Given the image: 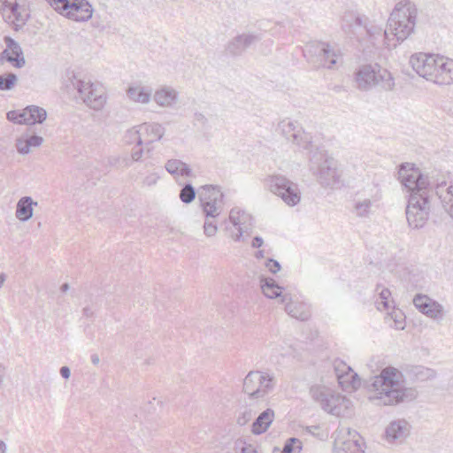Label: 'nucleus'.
<instances>
[{"label": "nucleus", "mask_w": 453, "mask_h": 453, "mask_svg": "<svg viewBox=\"0 0 453 453\" xmlns=\"http://www.w3.org/2000/svg\"><path fill=\"white\" fill-rule=\"evenodd\" d=\"M398 179L409 193L405 213L409 226L418 229L429 219L432 203L435 197L436 187L419 169L410 164H403L398 171Z\"/></svg>", "instance_id": "1"}, {"label": "nucleus", "mask_w": 453, "mask_h": 453, "mask_svg": "<svg viewBox=\"0 0 453 453\" xmlns=\"http://www.w3.org/2000/svg\"><path fill=\"white\" fill-rule=\"evenodd\" d=\"M402 379L403 374L398 369L393 366L383 368L380 374L366 381L369 402L376 406H395L415 400L417 390L406 387Z\"/></svg>", "instance_id": "2"}, {"label": "nucleus", "mask_w": 453, "mask_h": 453, "mask_svg": "<svg viewBox=\"0 0 453 453\" xmlns=\"http://www.w3.org/2000/svg\"><path fill=\"white\" fill-rule=\"evenodd\" d=\"M413 70L438 85L453 84V59L438 54L416 53L410 58Z\"/></svg>", "instance_id": "3"}, {"label": "nucleus", "mask_w": 453, "mask_h": 453, "mask_svg": "<svg viewBox=\"0 0 453 453\" xmlns=\"http://www.w3.org/2000/svg\"><path fill=\"white\" fill-rule=\"evenodd\" d=\"M417 15L418 10L413 3H397L388 19L387 28L380 34L384 36L386 43L390 46V36L397 42L407 39L414 32Z\"/></svg>", "instance_id": "4"}, {"label": "nucleus", "mask_w": 453, "mask_h": 453, "mask_svg": "<svg viewBox=\"0 0 453 453\" xmlns=\"http://www.w3.org/2000/svg\"><path fill=\"white\" fill-rule=\"evenodd\" d=\"M309 169L324 188H334L340 183L337 161L328 153L318 147L309 150Z\"/></svg>", "instance_id": "5"}, {"label": "nucleus", "mask_w": 453, "mask_h": 453, "mask_svg": "<svg viewBox=\"0 0 453 453\" xmlns=\"http://www.w3.org/2000/svg\"><path fill=\"white\" fill-rule=\"evenodd\" d=\"M355 81L357 88L361 91H369L373 88L390 91L395 87L391 73L378 64L360 66L356 73Z\"/></svg>", "instance_id": "6"}, {"label": "nucleus", "mask_w": 453, "mask_h": 453, "mask_svg": "<svg viewBox=\"0 0 453 453\" xmlns=\"http://www.w3.org/2000/svg\"><path fill=\"white\" fill-rule=\"evenodd\" d=\"M66 77L69 83H65V87L72 86L76 89L86 105L96 111L104 107L106 97L101 85L92 83L90 81L78 79L73 71H67Z\"/></svg>", "instance_id": "7"}, {"label": "nucleus", "mask_w": 453, "mask_h": 453, "mask_svg": "<svg viewBox=\"0 0 453 453\" xmlns=\"http://www.w3.org/2000/svg\"><path fill=\"white\" fill-rule=\"evenodd\" d=\"M304 57L316 68L332 69L342 54L339 48L325 42H313L305 46Z\"/></svg>", "instance_id": "8"}, {"label": "nucleus", "mask_w": 453, "mask_h": 453, "mask_svg": "<svg viewBox=\"0 0 453 453\" xmlns=\"http://www.w3.org/2000/svg\"><path fill=\"white\" fill-rule=\"evenodd\" d=\"M310 392L325 411L334 416L342 415L350 403L345 396L326 387L314 386Z\"/></svg>", "instance_id": "9"}, {"label": "nucleus", "mask_w": 453, "mask_h": 453, "mask_svg": "<svg viewBox=\"0 0 453 453\" xmlns=\"http://www.w3.org/2000/svg\"><path fill=\"white\" fill-rule=\"evenodd\" d=\"M62 16L77 22L92 18L93 8L87 0H46Z\"/></svg>", "instance_id": "10"}, {"label": "nucleus", "mask_w": 453, "mask_h": 453, "mask_svg": "<svg viewBox=\"0 0 453 453\" xmlns=\"http://www.w3.org/2000/svg\"><path fill=\"white\" fill-rule=\"evenodd\" d=\"M382 193L378 183H366L353 197V213L359 218H368L372 206L381 199Z\"/></svg>", "instance_id": "11"}, {"label": "nucleus", "mask_w": 453, "mask_h": 453, "mask_svg": "<svg viewBox=\"0 0 453 453\" xmlns=\"http://www.w3.org/2000/svg\"><path fill=\"white\" fill-rule=\"evenodd\" d=\"M274 386V377L260 371H250L243 380V391L250 399L264 398Z\"/></svg>", "instance_id": "12"}, {"label": "nucleus", "mask_w": 453, "mask_h": 453, "mask_svg": "<svg viewBox=\"0 0 453 453\" xmlns=\"http://www.w3.org/2000/svg\"><path fill=\"white\" fill-rule=\"evenodd\" d=\"M368 19L357 13L345 12L342 19V28L349 36L356 37L360 41L364 35L373 38L375 35H380L381 28L374 26H368Z\"/></svg>", "instance_id": "13"}, {"label": "nucleus", "mask_w": 453, "mask_h": 453, "mask_svg": "<svg viewBox=\"0 0 453 453\" xmlns=\"http://www.w3.org/2000/svg\"><path fill=\"white\" fill-rule=\"evenodd\" d=\"M271 192L280 196L289 206L296 205L301 200L298 185L283 175H273L268 179Z\"/></svg>", "instance_id": "14"}, {"label": "nucleus", "mask_w": 453, "mask_h": 453, "mask_svg": "<svg viewBox=\"0 0 453 453\" xmlns=\"http://www.w3.org/2000/svg\"><path fill=\"white\" fill-rule=\"evenodd\" d=\"M223 197V193L217 187L205 185L201 188L198 198L206 219H215L221 213L224 206Z\"/></svg>", "instance_id": "15"}, {"label": "nucleus", "mask_w": 453, "mask_h": 453, "mask_svg": "<svg viewBox=\"0 0 453 453\" xmlns=\"http://www.w3.org/2000/svg\"><path fill=\"white\" fill-rule=\"evenodd\" d=\"M280 134L294 144L303 150H309L314 148L310 134L305 133L296 121L283 119L278 124Z\"/></svg>", "instance_id": "16"}, {"label": "nucleus", "mask_w": 453, "mask_h": 453, "mask_svg": "<svg viewBox=\"0 0 453 453\" xmlns=\"http://www.w3.org/2000/svg\"><path fill=\"white\" fill-rule=\"evenodd\" d=\"M165 127L158 123H143L137 127V131H132L131 135L135 136L136 144H150L159 141L165 134Z\"/></svg>", "instance_id": "17"}, {"label": "nucleus", "mask_w": 453, "mask_h": 453, "mask_svg": "<svg viewBox=\"0 0 453 453\" xmlns=\"http://www.w3.org/2000/svg\"><path fill=\"white\" fill-rule=\"evenodd\" d=\"M413 304L420 312L431 319H441L443 315L442 305L426 295H416L413 298Z\"/></svg>", "instance_id": "18"}, {"label": "nucleus", "mask_w": 453, "mask_h": 453, "mask_svg": "<svg viewBox=\"0 0 453 453\" xmlns=\"http://www.w3.org/2000/svg\"><path fill=\"white\" fill-rule=\"evenodd\" d=\"M6 49L0 54V61L4 60L12 64L17 68H21L25 65V58L19 44L12 37L4 38Z\"/></svg>", "instance_id": "19"}, {"label": "nucleus", "mask_w": 453, "mask_h": 453, "mask_svg": "<svg viewBox=\"0 0 453 453\" xmlns=\"http://www.w3.org/2000/svg\"><path fill=\"white\" fill-rule=\"evenodd\" d=\"M281 303H285V311L291 317L301 321L308 320L311 317V311L308 304L294 302L289 294H284L280 299Z\"/></svg>", "instance_id": "20"}, {"label": "nucleus", "mask_w": 453, "mask_h": 453, "mask_svg": "<svg viewBox=\"0 0 453 453\" xmlns=\"http://www.w3.org/2000/svg\"><path fill=\"white\" fill-rule=\"evenodd\" d=\"M229 220L238 230L234 237V241H240L242 234L247 233L252 226V217L238 208H233L230 211Z\"/></svg>", "instance_id": "21"}, {"label": "nucleus", "mask_w": 453, "mask_h": 453, "mask_svg": "<svg viewBox=\"0 0 453 453\" xmlns=\"http://www.w3.org/2000/svg\"><path fill=\"white\" fill-rule=\"evenodd\" d=\"M259 40V36L255 34L239 35L227 43L226 50L232 56H240L248 47Z\"/></svg>", "instance_id": "22"}, {"label": "nucleus", "mask_w": 453, "mask_h": 453, "mask_svg": "<svg viewBox=\"0 0 453 453\" xmlns=\"http://www.w3.org/2000/svg\"><path fill=\"white\" fill-rule=\"evenodd\" d=\"M349 439L343 440L342 438H336L334 441L335 449L342 453H365L363 449V442L357 432L348 433Z\"/></svg>", "instance_id": "23"}, {"label": "nucleus", "mask_w": 453, "mask_h": 453, "mask_svg": "<svg viewBox=\"0 0 453 453\" xmlns=\"http://www.w3.org/2000/svg\"><path fill=\"white\" fill-rule=\"evenodd\" d=\"M385 434L388 441H402L410 434V425L404 419L392 421L387 426Z\"/></svg>", "instance_id": "24"}, {"label": "nucleus", "mask_w": 453, "mask_h": 453, "mask_svg": "<svg viewBox=\"0 0 453 453\" xmlns=\"http://www.w3.org/2000/svg\"><path fill=\"white\" fill-rule=\"evenodd\" d=\"M436 194L445 211L453 218V183L448 185L442 181L436 184Z\"/></svg>", "instance_id": "25"}, {"label": "nucleus", "mask_w": 453, "mask_h": 453, "mask_svg": "<svg viewBox=\"0 0 453 453\" xmlns=\"http://www.w3.org/2000/svg\"><path fill=\"white\" fill-rule=\"evenodd\" d=\"M37 205V202H35L30 196L21 197L16 205V218L20 221H27L33 217V206Z\"/></svg>", "instance_id": "26"}, {"label": "nucleus", "mask_w": 453, "mask_h": 453, "mask_svg": "<svg viewBox=\"0 0 453 453\" xmlns=\"http://www.w3.org/2000/svg\"><path fill=\"white\" fill-rule=\"evenodd\" d=\"M274 418L273 410L268 408L262 411L252 424V433L254 434H261L265 433Z\"/></svg>", "instance_id": "27"}, {"label": "nucleus", "mask_w": 453, "mask_h": 453, "mask_svg": "<svg viewBox=\"0 0 453 453\" xmlns=\"http://www.w3.org/2000/svg\"><path fill=\"white\" fill-rule=\"evenodd\" d=\"M43 139L42 136L34 134L30 136H22L16 141V148L20 154H28L30 148H37L42 145Z\"/></svg>", "instance_id": "28"}, {"label": "nucleus", "mask_w": 453, "mask_h": 453, "mask_svg": "<svg viewBox=\"0 0 453 453\" xmlns=\"http://www.w3.org/2000/svg\"><path fill=\"white\" fill-rule=\"evenodd\" d=\"M26 125L42 124L47 117L46 111L36 105H29L24 109Z\"/></svg>", "instance_id": "29"}, {"label": "nucleus", "mask_w": 453, "mask_h": 453, "mask_svg": "<svg viewBox=\"0 0 453 453\" xmlns=\"http://www.w3.org/2000/svg\"><path fill=\"white\" fill-rule=\"evenodd\" d=\"M153 98L158 105L169 107L177 100V92L170 88H163L155 92Z\"/></svg>", "instance_id": "30"}, {"label": "nucleus", "mask_w": 453, "mask_h": 453, "mask_svg": "<svg viewBox=\"0 0 453 453\" xmlns=\"http://www.w3.org/2000/svg\"><path fill=\"white\" fill-rule=\"evenodd\" d=\"M166 171L172 175H181L190 177L192 175L191 168L184 162L179 159H169L165 163Z\"/></svg>", "instance_id": "31"}, {"label": "nucleus", "mask_w": 453, "mask_h": 453, "mask_svg": "<svg viewBox=\"0 0 453 453\" xmlns=\"http://www.w3.org/2000/svg\"><path fill=\"white\" fill-rule=\"evenodd\" d=\"M261 288L264 295L268 298L282 297V288L273 279H261Z\"/></svg>", "instance_id": "32"}, {"label": "nucleus", "mask_w": 453, "mask_h": 453, "mask_svg": "<svg viewBox=\"0 0 453 453\" xmlns=\"http://www.w3.org/2000/svg\"><path fill=\"white\" fill-rule=\"evenodd\" d=\"M375 291L378 293V297L375 300V305L378 310H388L390 308V303H394L391 299V292L388 288H381L378 285Z\"/></svg>", "instance_id": "33"}, {"label": "nucleus", "mask_w": 453, "mask_h": 453, "mask_svg": "<svg viewBox=\"0 0 453 453\" xmlns=\"http://www.w3.org/2000/svg\"><path fill=\"white\" fill-rule=\"evenodd\" d=\"M128 97L138 103L147 104L150 99V93L141 86L130 87L127 89Z\"/></svg>", "instance_id": "34"}, {"label": "nucleus", "mask_w": 453, "mask_h": 453, "mask_svg": "<svg viewBox=\"0 0 453 453\" xmlns=\"http://www.w3.org/2000/svg\"><path fill=\"white\" fill-rule=\"evenodd\" d=\"M338 381L344 389H357L361 385V380L357 373L352 369L351 372L349 371L345 373L344 379L339 380Z\"/></svg>", "instance_id": "35"}, {"label": "nucleus", "mask_w": 453, "mask_h": 453, "mask_svg": "<svg viewBox=\"0 0 453 453\" xmlns=\"http://www.w3.org/2000/svg\"><path fill=\"white\" fill-rule=\"evenodd\" d=\"M3 2V4L4 5V8L8 9L12 14L14 16L15 19L18 22L25 23L27 20V14L22 15L19 12V5L16 1L12 0H0Z\"/></svg>", "instance_id": "36"}, {"label": "nucleus", "mask_w": 453, "mask_h": 453, "mask_svg": "<svg viewBox=\"0 0 453 453\" xmlns=\"http://www.w3.org/2000/svg\"><path fill=\"white\" fill-rule=\"evenodd\" d=\"M18 81V77L13 73H5L0 75V90H11Z\"/></svg>", "instance_id": "37"}, {"label": "nucleus", "mask_w": 453, "mask_h": 453, "mask_svg": "<svg viewBox=\"0 0 453 453\" xmlns=\"http://www.w3.org/2000/svg\"><path fill=\"white\" fill-rule=\"evenodd\" d=\"M195 188L190 183L185 184L180 191L179 197L184 203H190L196 198Z\"/></svg>", "instance_id": "38"}, {"label": "nucleus", "mask_w": 453, "mask_h": 453, "mask_svg": "<svg viewBox=\"0 0 453 453\" xmlns=\"http://www.w3.org/2000/svg\"><path fill=\"white\" fill-rule=\"evenodd\" d=\"M302 449V442L297 438L292 437L287 440L282 453H299Z\"/></svg>", "instance_id": "39"}, {"label": "nucleus", "mask_w": 453, "mask_h": 453, "mask_svg": "<svg viewBox=\"0 0 453 453\" xmlns=\"http://www.w3.org/2000/svg\"><path fill=\"white\" fill-rule=\"evenodd\" d=\"M335 375L339 380L344 379L345 373L351 372V367L342 360H335L334 363Z\"/></svg>", "instance_id": "40"}, {"label": "nucleus", "mask_w": 453, "mask_h": 453, "mask_svg": "<svg viewBox=\"0 0 453 453\" xmlns=\"http://www.w3.org/2000/svg\"><path fill=\"white\" fill-rule=\"evenodd\" d=\"M7 119L11 122L16 124H26L24 110L22 111H10L6 114Z\"/></svg>", "instance_id": "41"}, {"label": "nucleus", "mask_w": 453, "mask_h": 453, "mask_svg": "<svg viewBox=\"0 0 453 453\" xmlns=\"http://www.w3.org/2000/svg\"><path fill=\"white\" fill-rule=\"evenodd\" d=\"M416 375L420 380H431L435 378L436 372L434 370L426 367H418Z\"/></svg>", "instance_id": "42"}, {"label": "nucleus", "mask_w": 453, "mask_h": 453, "mask_svg": "<svg viewBox=\"0 0 453 453\" xmlns=\"http://www.w3.org/2000/svg\"><path fill=\"white\" fill-rule=\"evenodd\" d=\"M390 319L394 320L393 326L397 330H403L405 326V321L403 318V314L401 312L396 313L395 311L394 313L389 314Z\"/></svg>", "instance_id": "43"}, {"label": "nucleus", "mask_w": 453, "mask_h": 453, "mask_svg": "<svg viewBox=\"0 0 453 453\" xmlns=\"http://www.w3.org/2000/svg\"><path fill=\"white\" fill-rule=\"evenodd\" d=\"M203 231L205 235L211 237L214 236L218 231L217 226L209 218L205 220L203 225Z\"/></svg>", "instance_id": "44"}, {"label": "nucleus", "mask_w": 453, "mask_h": 453, "mask_svg": "<svg viewBox=\"0 0 453 453\" xmlns=\"http://www.w3.org/2000/svg\"><path fill=\"white\" fill-rule=\"evenodd\" d=\"M265 267L272 273H276L280 270V265L277 260L269 258L265 263Z\"/></svg>", "instance_id": "45"}, {"label": "nucleus", "mask_w": 453, "mask_h": 453, "mask_svg": "<svg viewBox=\"0 0 453 453\" xmlns=\"http://www.w3.org/2000/svg\"><path fill=\"white\" fill-rule=\"evenodd\" d=\"M142 150L138 148L137 150H134L131 154V161L136 162L139 161L142 156Z\"/></svg>", "instance_id": "46"}, {"label": "nucleus", "mask_w": 453, "mask_h": 453, "mask_svg": "<svg viewBox=\"0 0 453 453\" xmlns=\"http://www.w3.org/2000/svg\"><path fill=\"white\" fill-rule=\"evenodd\" d=\"M59 372L60 375L65 380L69 379L71 376V370L68 366H62L59 370Z\"/></svg>", "instance_id": "47"}, {"label": "nucleus", "mask_w": 453, "mask_h": 453, "mask_svg": "<svg viewBox=\"0 0 453 453\" xmlns=\"http://www.w3.org/2000/svg\"><path fill=\"white\" fill-rule=\"evenodd\" d=\"M264 244V240L260 236H255L252 240L251 246L253 248H260Z\"/></svg>", "instance_id": "48"}, {"label": "nucleus", "mask_w": 453, "mask_h": 453, "mask_svg": "<svg viewBox=\"0 0 453 453\" xmlns=\"http://www.w3.org/2000/svg\"><path fill=\"white\" fill-rule=\"evenodd\" d=\"M132 131H137V128H132L128 130L126 134V140L129 143H136L135 136L131 135L130 134Z\"/></svg>", "instance_id": "49"}, {"label": "nucleus", "mask_w": 453, "mask_h": 453, "mask_svg": "<svg viewBox=\"0 0 453 453\" xmlns=\"http://www.w3.org/2000/svg\"><path fill=\"white\" fill-rule=\"evenodd\" d=\"M157 177L155 175H151V176H148L146 179H145V182L148 184V185H152V184H155L156 181H157Z\"/></svg>", "instance_id": "50"}, {"label": "nucleus", "mask_w": 453, "mask_h": 453, "mask_svg": "<svg viewBox=\"0 0 453 453\" xmlns=\"http://www.w3.org/2000/svg\"><path fill=\"white\" fill-rule=\"evenodd\" d=\"M242 453H257V451L251 445H249L242 448Z\"/></svg>", "instance_id": "51"}, {"label": "nucleus", "mask_w": 453, "mask_h": 453, "mask_svg": "<svg viewBox=\"0 0 453 453\" xmlns=\"http://www.w3.org/2000/svg\"><path fill=\"white\" fill-rule=\"evenodd\" d=\"M245 416H246V413H244L243 418H238L237 422H238L239 425H241V426L244 425L246 423V421L250 418L251 414H250V412H249L248 413L249 417L247 418H246Z\"/></svg>", "instance_id": "52"}, {"label": "nucleus", "mask_w": 453, "mask_h": 453, "mask_svg": "<svg viewBox=\"0 0 453 453\" xmlns=\"http://www.w3.org/2000/svg\"><path fill=\"white\" fill-rule=\"evenodd\" d=\"M319 429V426H311L306 427L307 432L311 434H315V432L318 431Z\"/></svg>", "instance_id": "53"}, {"label": "nucleus", "mask_w": 453, "mask_h": 453, "mask_svg": "<svg viewBox=\"0 0 453 453\" xmlns=\"http://www.w3.org/2000/svg\"><path fill=\"white\" fill-rule=\"evenodd\" d=\"M91 362L93 365H98L99 362H100V358H99V356L97 354H93L91 356Z\"/></svg>", "instance_id": "54"}, {"label": "nucleus", "mask_w": 453, "mask_h": 453, "mask_svg": "<svg viewBox=\"0 0 453 453\" xmlns=\"http://www.w3.org/2000/svg\"><path fill=\"white\" fill-rule=\"evenodd\" d=\"M255 257L257 259H262L265 257V250H257L256 253H255Z\"/></svg>", "instance_id": "55"}, {"label": "nucleus", "mask_w": 453, "mask_h": 453, "mask_svg": "<svg viewBox=\"0 0 453 453\" xmlns=\"http://www.w3.org/2000/svg\"><path fill=\"white\" fill-rule=\"evenodd\" d=\"M83 315L86 316V317H91L93 315V311L90 308L88 307H85L83 309Z\"/></svg>", "instance_id": "56"}, {"label": "nucleus", "mask_w": 453, "mask_h": 453, "mask_svg": "<svg viewBox=\"0 0 453 453\" xmlns=\"http://www.w3.org/2000/svg\"><path fill=\"white\" fill-rule=\"evenodd\" d=\"M4 366H2L0 365V386L4 382Z\"/></svg>", "instance_id": "57"}, {"label": "nucleus", "mask_w": 453, "mask_h": 453, "mask_svg": "<svg viewBox=\"0 0 453 453\" xmlns=\"http://www.w3.org/2000/svg\"><path fill=\"white\" fill-rule=\"evenodd\" d=\"M6 452V444L4 441L0 440V453H5Z\"/></svg>", "instance_id": "58"}, {"label": "nucleus", "mask_w": 453, "mask_h": 453, "mask_svg": "<svg viewBox=\"0 0 453 453\" xmlns=\"http://www.w3.org/2000/svg\"><path fill=\"white\" fill-rule=\"evenodd\" d=\"M6 280V275L5 273H0V288H2L4 282Z\"/></svg>", "instance_id": "59"}, {"label": "nucleus", "mask_w": 453, "mask_h": 453, "mask_svg": "<svg viewBox=\"0 0 453 453\" xmlns=\"http://www.w3.org/2000/svg\"><path fill=\"white\" fill-rule=\"evenodd\" d=\"M68 289H69V284L68 283H64L61 286V291L62 292H66Z\"/></svg>", "instance_id": "60"}, {"label": "nucleus", "mask_w": 453, "mask_h": 453, "mask_svg": "<svg viewBox=\"0 0 453 453\" xmlns=\"http://www.w3.org/2000/svg\"><path fill=\"white\" fill-rule=\"evenodd\" d=\"M109 161H110L111 165H117L119 159L114 157V158H111Z\"/></svg>", "instance_id": "61"}]
</instances>
